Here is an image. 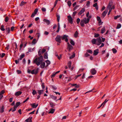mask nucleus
I'll return each mask as SVG.
<instances>
[{
  "label": "nucleus",
  "instance_id": "obj_1",
  "mask_svg": "<svg viewBox=\"0 0 122 122\" xmlns=\"http://www.w3.org/2000/svg\"><path fill=\"white\" fill-rule=\"evenodd\" d=\"M43 61L42 56H41L39 57L36 58L34 60L33 62L36 63L37 66H39L41 64Z\"/></svg>",
  "mask_w": 122,
  "mask_h": 122
},
{
  "label": "nucleus",
  "instance_id": "obj_2",
  "mask_svg": "<svg viewBox=\"0 0 122 122\" xmlns=\"http://www.w3.org/2000/svg\"><path fill=\"white\" fill-rule=\"evenodd\" d=\"M112 2L111 1L109 2L108 5L107 7V10H109V11L111 12L112 9H114V5H112Z\"/></svg>",
  "mask_w": 122,
  "mask_h": 122
},
{
  "label": "nucleus",
  "instance_id": "obj_3",
  "mask_svg": "<svg viewBox=\"0 0 122 122\" xmlns=\"http://www.w3.org/2000/svg\"><path fill=\"white\" fill-rule=\"evenodd\" d=\"M67 20L71 24H72L73 23V19L70 15H68L67 16Z\"/></svg>",
  "mask_w": 122,
  "mask_h": 122
},
{
  "label": "nucleus",
  "instance_id": "obj_4",
  "mask_svg": "<svg viewBox=\"0 0 122 122\" xmlns=\"http://www.w3.org/2000/svg\"><path fill=\"white\" fill-rule=\"evenodd\" d=\"M97 41L96 44L98 46L100 45L101 43V39L100 37L97 38L96 39Z\"/></svg>",
  "mask_w": 122,
  "mask_h": 122
},
{
  "label": "nucleus",
  "instance_id": "obj_5",
  "mask_svg": "<svg viewBox=\"0 0 122 122\" xmlns=\"http://www.w3.org/2000/svg\"><path fill=\"white\" fill-rule=\"evenodd\" d=\"M61 36L59 35L57 36L55 38V40L56 41L59 43L61 42Z\"/></svg>",
  "mask_w": 122,
  "mask_h": 122
},
{
  "label": "nucleus",
  "instance_id": "obj_6",
  "mask_svg": "<svg viewBox=\"0 0 122 122\" xmlns=\"http://www.w3.org/2000/svg\"><path fill=\"white\" fill-rule=\"evenodd\" d=\"M68 36L66 35H64L62 36H61V39L62 40H63L65 39V41L66 42H67L68 41V39L67 38Z\"/></svg>",
  "mask_w": 122,
  "mask_h": 122
},
{
  "label": "nucleus",
  "instance_id": "obj_7",
  "mask_svg": "<svg viewBox=\"0 0 122 122\" xmlns=\"http://www.w3.org/2000/svg\"><path fill=\"white\" fill-rule=\"evenodd\" d=\"M67 49L69 51H70V50L72 49L73 47L71 46L69 43H67Z\"/></svg>",
  "mask_w": 122,
  "mask_h": 122
},
{
  "label": "nucleus",
  "instance_id": "obj_8",
  "mask_svg": "<svg viewBox=\"0 0 122 122\" xmlns=\"http://www.w3.org/2000/svg\"><path fill=\"white\" fill-rule=\"evenodd\" d=\"M96 71L94 69H92L91 71V72L92 75H94L96 73Z\"/></svg>",
  "mask_w": 122,
  "mask_h": 122
},
{
  "label": "nucleus",
  "instance_id": "obj_9",
  "mask_svg": "<svg viewBox=\"0 0 122 122\" xmlns=\"http://www.w3.org/2000/svg\"><path fill=\"white\" fill-rule=\"evenodd\" d=\"M45 62L43 61L41 64V67L42 68H43L45 67H46V66L45 65Z\"/></svg>",
  "mask_w": 122,
  "mask_h": 122
},
{
  "label": "nucleus",
  "instance_id": "obj_10",
  "mask_svg": "<svg viewBox=\"0 0 122 122\" xmlns=\"http://www.w3.org/2000/svg\"><path fill=\"white\" fill-rule=\"evenodd\" d=\"M30 105L33 108H36L38 106V104L35 103L30 104Z\"/></svg>",
  "mask_w": 122,
  "mask_h": 122
},
{
  "label": "nucleus",
  "instance_id": "obj_11",
  "mask_svg": "<svg viewBox=\"0 0 122 122\" xmlns=\"http://www.w3.org/2000/svg\"><path fill=\"white\" fill-rule=\"evenodd\" d=\"M85 9L84 8H82L81 10L78 13V15H80L83 13L85 11Z\"/></svg>",
  "mask_w": 122,
  "mask_h": 122
},
{
  "label": "nucleus",
  "instance_id": "obj_12",
  "mask_svg": "<svg viewBox=\"0 0 122 122\" xmlns=\"http://www.w3.org/2000/svg\"><path fill=\"white\" fill-rule=\"evenodd\" d=\"M38 69H36L35 70H32L31 72V74H36L38 73Z\"/></svg>",
  "mask_w": 122,
  "mask_h": 122
},
{
  "label": "nucleus",
  "instance_id": "obj_13",
  "mask_svg": "<svg viewBox=\"0 0 122 122\" xmlns=\"http://www.w3.org/2000/svg\"><path fill=\"white\" fill-rule=\"evenodd\" d=\"M99 50L98 49H97L95 50L94 51L93 55L94 56L97 55L98 53Z\"/></svg>",
  "mask_w": 122,
  "mask_h": 122
},
{
  "label": "nucleus",
  "instance_id": "obj_14",
  "mask_svg": "<svg viewBox=\"0 0 122 122\" xmlns=\"http://www.w3.org/2000/svg\"><path fill=\"white\" fill-rule=\"evenodd\" d=\"M22 92L20 91H18L17 92L15 93V95L16 96H18L21 95L22 93Z\"/></svg>",
  "mask_w": 122,
  "mask_h": 122
},
{
  "label": "nucleus",
  "instance_id": "obj_15",
  "mask_svg": "<svg viewBox=\"0 0 122 122\" xmlns=\"http://www.w3.org/2000/svg\"><path fill=\"white\" fill-rule=\"evenodd\" d=\"M55 111L54 109H51L49 110V113L53 114Z\"/></svg>",
  "mask_w": 122,
  "mask_h": 122
},
{
  "label": "nucleus",
  "instance_id": "obj_16",
  "mask_svg": "<svg viewBox=\"0 0 122 122\" xmlns=\"http://www.w3.org/2000/svg\"><path fill=\"white\" fill-rule=\"evenodd\" d=\"M43 21L44 22H45L48 25H49L50 23V21L48 20L44 19L43 20Z\"/></svg>",
  "mask_w": 122,
  "mask_h": 122
},
{
  "label": "nucleus",
  "instance_id": "obj_17",
  "mask_svg": "<svg viewBox=\"0 0 122 122\" xmlns=\"http://www.w3.org/2000/svg\"><path fill=\"white\" fill-rule=\"evenodd\" d=\"M83 20H84V22L85 24L88 23L89 21V19H87L86 18H84Z\"/></svg>",
  "mask_w": 122,
  "mask_h": 122
},
{
  "label": "nucleus",
  "instance_id": "obj_18",
  "mask_svg": "<svg viewBox=\"0 0 122 122\" xmlns=\"http://www.w3.org/2000/svg\"><path fill=\"white\" fill-rule=\"evenodd\" d=\"M107 11L108 10H105L103 12L102 14V15L103 17H104L106 15Z\"/></svg>",
  "mask_w": 122,
  "mask_h": 122
},
{
  "label": "nucleus",
  "instance_id": "obj_19",
  "mask_svg": "<svg viewBox=\"0 0 122 122\" xmlns=\"http://www.w3.org/2000/svg\"><path fill=\"white\" fill-rule=\"evenodd\" d=\"M84 20H81L80 22V24L81 26L82 27H84Z\"/></svg>",
  "mask_w": 122,
  "mask_h": 122
},
{
  "label": "nucleus",
  "instance_id": "obj_20",
  "mask_svg": "<svg viewBox=\"0 0 122 122\" xmlns=\"http://www.w3.org/2000/svg\"><path fill=\"white\" fill-rule=\"evenodd\" d=\"M32 117H30L29 118L26 119L25 121L26 122H32Z\"/></svg>",
  "mask_w": 122,
  "mask_h": 122
},
{
  "label": "nucleus",
  "instance_id": "obj_21",
  "mask_svg": "<svg viewBox=\"0 0 122 122\" xmlns=\"http://www.w3.org/2000/svg\"><path fill=\"white\" fill-rule=\"evenodd\" d=\"M44 90H38V93L40 95L41 94H42Z\"/></svg>",
  "mask_w": 122,
  "mask_h": 122
},
{
  "label": "nucleus",
  "instance_id": "obj_22",
  "mask_svg": "<svg viewBox=\"0 0 122 122\" xmlns=\"http://www.w3.org/2000/svg\"><path fill=\"white\" fill-rule=\"evenodd\" d=\"M24 56L25 55L24 54L21 55L20 56V58L18 59V61H19L20 60H22V59L23 58Z\"/></svg>",
  "mask_w": 122,
  "mask_h": 122
},
{
  "label": "nucleus",
  "instance_id": "obj_23",
  "mask_svg": "<svg viewBox=\"0 0 122 122\" xmlns=\"http://www.w3.org/2000/svg\"><path fill=\"white\" fill-rule=\"evenodd\" d=\"M69 85H71V86H75V87H76V88H78L79 87V86H77V84H71V83H70V84H68Z\"/></svg>",
  "mask_w": 122,
  "mask_h": 122
},
{
  "label": "nucleus",
  "instance_id": "obj_24",
  "mask_svg": "<svg viewBox=\"0 0 122 122\" xmlns=\"http://www.w3.org/2000/svg\"><path fill=\"white\" fill-rule=\"evenodd\" d=\"M78 33L77 31H76L74 34V36L75 38H76L78 37Z\"/></svg>",
  "mask_w": 122,
  "mask_h": 122
},
{
  "label": "nucleus",
  "instance_id": "obj_25",
  "mask_svg": "<svg viewBox=\"0 0 122 122\" xmlns=\"http://www.w3.org/2000/svg\"><path fill=\"white\" fill-rule=\"evenodd\" d=\"M92 43L94 44H96L97 43V41L96 39H93L92 40Z\"/></svg>",
  "mask_w": 122,
  "mask_h": 122
},
{
  "label": "nucleus",
  "instance_id": "obj_26",
  "mask_svg": "<svg viewBox=\"0 0 122 122\" xmlns=\"http://www.w3.org/2000/svg\"><path fill=\"white\" fill-rule=\"evenodd\" d=\"M26 2H23L22 1L21 2L20 4V6H22L24 5L26 3Z\"/></svg>",
  "mask_w": 122,
  "mask_h": 122
},
{
  "label": "nucleus",
  "instance_id": "obj_27",
  "mask_svg": "<svg viewBox=\"0 0 122 122\" xmlns=\"http://www.w3.org/2000/svg\"><path fill=\"white\" fill-rule=\"evenodd\" d=\"M105 28L104 27L102 29H101V33L102 34H103L104 33L105 31Z\"/></svg>",
  "mask_w": 122,
  "mask_h": 122
},
{
  "label": "nucleus",
  "instance_id": "obj_28",
  "mask_svg": "<svg viewBox=\"0 0 122 122\" xmlns=\"http://www.w3.org/2000/svg\"><path fill=\"white\" fill-rule=\"evenodd\" d=\"M93 6L94 7H96V10H97L98 9V7L97 5V3H96L93 5Z\"/></svg>",
  "mask_w": 122,
  "mask_h": 122
},
{
  "label": "nucleus",
  "instance_id": "obj_29",
  "mask_svg": "<svg viewBox=\"0 0 122 122\" xmlns=\"http://www.w3.org/2000/svg\"><path fill=\"white\" fill-rule=\"evenodd\" d=\"M20 104V102H17L15 105V108H16Z\"/></svg>",
  "mask_w": 122,
  "mask_h": 122
},
{
  "label": "nucleus",
  "instance_id": "obj_30",
  "mask_svg": "<svg viewBox=\"0 0 122 122\" xmlns=\"http://www.w3.org/2000/svg\"><path fill=\"white\" fill-rule=\"evenodd\" d=\"M56 56L57 57V58L59 59H60L61 58V55H59V56L57 53H56L55 54Z\"/></svg>",
  "mask_w": 122,
  "mask_h": 122
},
{
  "label": "nucleus",
  "instance_id": "obj_31",
  "mask_svg": "<svg viewBox=\"0 0 122 122\" xmlns=\"http://www.w3.org/2000/svg\"><path fill=\"white\" fill-rule=\"evenodd\" d=\"M37 42L36 39H34L33 40L32 42V44H35Z\"/></svg>",
  "mask_w": 122,
  "mask_h": 122
},
{
  "label": "nucleus",
  "instance_id": "obj_32",
  "mask_svg": "<svg viewBox=\"0 0 122 122\" xmlns=\"http://www.w3.org/2000/svg\"><path fill=\"white\" fill-rule=\"evenodd\" d=\"M75 56V54L74 53H73V54L70 57V59H72L74 58Z\"/></svg>",
  "mask_w": 122,
  "mask_h": 122
},
{
  "label": "nucleus",
  "instance_id": "obj_33",
  "mask_svg": "<svg viewBox=\"0 0 122 122\" xmlns=\"http://www.w3.org/2000/svg\"><path fill=\"white\" fill-rule=\"evenodd\" d=\"M46 66L47 67L50 63V61L49 60H47L46 61Z\"/></svg>",
  "mask_w": 122,
  "mask_h": 122
},
{
  "label": "nucleus",
  "instance_id": "obj_34",
  "mask_svg": "<svg viewBox=\"0 0 122 122\" xmlns=\"http://www.w3.org/2000/svg\"><path fill=\"white\" fill-rule=\"evenodd\" d=\"M4 112V107L2 106L0 109V112Z\"/></svg>",
  "mask_w": 122,
  "mask_h": 122
},
{
  "label": "nucleus",
  "instance_id": "obj_35",
  "mask_svg": "<svg viewBox=\"0 0 122 122\" xmlns=\"http://www.w3.org/2000/svg\"><path fill=\"white\" fill-rule=\"evenodd\" d=\"M6 30L8 32V33H10V29L9 27H8L6 28Z\"/></svg>",
  "mask_w": 122,
  "mask_h": 122
},
{
  "label": "nucleus",
  "instance_id": "obj_36",
  "mask_svg": "<svg viewBox=\"0 0 122 122\" xmlns=\"http://www.w3.org/2000/svg\"><path fill=\"white\" fill-rule=\"evenodd\" d=\"M71 62L70 61H69L68 64V67L69 68H70L71 66Z\"/></svg>",
  "mask_w": 122,
  "mask_h": 122
},
{
  "label": "nucleus",
  "instance_id": "obj_37",
  "mask_svg": "<svg viewBox=\"0 0 122 122\" xmlns=\"http://www.w3.org/2000/svg\"><path fill=\"white\" fill-rule=\"evenodd\" d=\"M84 70V69H80L79 70V71L78 72H77V74H78L79 73H81L82 72L83 70Z\"/></svg>",
  "mask_w": 122,
  "mask_h": 122
},
{
  "label": "nucleus",
  "instance_id": "obj_38",
  "mask_svg": "<svg viewBox=\"0 0 122 122\" xmlns=\"http://www.w3.org/2000/svg\"><path fill=\"white\" fill-rule=\"evenodd\" d=\"M44 57L45 59H47L48 58L47 55L46 53H45L44 55Z\"/></svg>",
  "mask_w": 122,
  "mask_h": 122
},
{
  "label": "nucleus",
  "instance_id": "obj_39",
  "mask_svg": "<svg viewBox=\"0 0 122 122\" xmlns=\"http://www.w3.org/2000/svg\"><path fill=\"white\" fill-rule=\"evenodd\" d=\"M121 16V15H117V16L114 17V19L115 20L117 19V18H119Z\"/></svg>",
  "mask_w": 122,
  "mask_h": 122
},
{
  "label": "nucleus",
  "instance_id": "obj_40",
  "mask_svg": "<svg viewBox=\"0 0 122 122\" xmlns=\"http://www.w3.org/2000/svg\"><path fill=\"white\" fill-rule=\"evenodd\" d=\"M112 50L113 51V53H116L117 52L115 48H113Z\"/></svg>",
  "mask_w": 122,
  "mask_h": 122
},
{
  "label": "nucleus",
  "instance_id": "obj_41",
  "mask_svg": "<svg viewBox=\"0 0 122 122\" xmlns=\"http://www.w3.org/2000/svg\"><path fill=\"white\" fill-rule=\"evenodd\" d=\"M67 4L69 6H70L71 5V1H68L67 2Z\"/></svg>",
  "mask_w": 122,
  "mask_h": 122
},
{
  "label": "nucleus",
  "instance_id": "obj_42",
  "mask_svg": "<svg viewBox=\"0 0 122 122\" xmlns=\"http://www.w3.org/2000/svg\"><path fill=\"white\" fill-rule=\"evenodd\" d=\"M5 93V91L3 90H2L0 92V96H2V95L3 94H4Z\"/></svg>",
  "mask_w": 122,
  "mask_h": 122
},
{
  "label": "nucleus",
  "instance_id": "obj_43",
  "mask_svg": "<svg viewBox=\"0 0 122 122\" xmlns=\"http://www.w3.org/2000/svg\"><path fill=\"white\" fill-rule=\"evenodd\" d=\"M0 29L2 31H4L5 30V29L4 28V26L3 25H1L0 28Z\"/></svg>",
  "mask_w": 122,
  "mask_h": 122
},
{
  "label": "nucleus",
  "instance_id": "obj_44",
  "mask_svg": "<svg viewBox=\"0 0 122 122\" xmlns=\"http://www.w3.org/2000/svg\"><path fill=\"white\" fill-rule=\"evenodd\" d=\"M121 27V25L120 24H118L116 28L118 29L120 28Z\"/></svg>",
  "mask_w": 122,
  "mask_h": 122
},
{
  "label": "nucleus",
  "instance_id": "obj_45",
  "mask_svg": "<svg viewBox=\"0 0 122 122\" xmlns=\"http://www.w3.org/2000/svg\"><path fill=\"white\" fill-rule=\"evenodd\" d=\"M36 93L37 92L35 90H34L33 91V92H32V94H33V95H34L35 94H36Z\"/></svg>",
  "mask_w": 122,
  "mask_h": 122
},
{
  "label": "nucleus",
  "instance_id": "obj_46",
  "mask_svg": "<svg viewBox=\"0 0 122 122\" xmlns=\"http://www.w3.org/2000/svg\"><path fill=\"white\" fill-rule=\"evenodd\" d=\"M56 17L57 18V20L58 22H59V20L60 19V16L59 15H57Z\"/></svg>",
  "mask_w": 122,
  "mask_h": 122
},
{
  "label": "nucleus",
  "instance_id": "obj_47",
  "mask_svg": "<svg viewBox=\"0 0 122 122\" xmlns=\"http://www.w3.org/2000/svg\"><path fill=\"white\" fill-rule=\"evenodd\" d=\"M50 105L52 107H53L55 106L54 104L52 102H50Z\"/></svg>",
  "mask_w": 122,
  "mask_h": 122
},
{
  "label": "nucleus",
  "instance_id": "obj_48",
  "mask_svg": "<svg viewBox=\"0 0 122 122\" xmlns=\"http://www.w3.org/2000/svg\"><path fill=\"white\" fill-rule=\"evenodd\" d=\"M90 56V55L87 53H86L84 55V57H87Z\"/></svg>",
  "mask_w": 122,
  "mask_h": 122
},
{
  "label": "nucleus",
  "instance_id": "obj_49",
  "mask_svg": "<svg viewBox=\"0 0 122 122\" xmlns=\"http://www.w3.org/2000/svg\"><path fill=\"white\" fill-rule=\"evenodd\" d=\"M38 10L37 9H36L34 11V12H33L35 14H37Z\"/></svg>",
  "mask_w": 122,
  "mask_h": 122
},
{
  "label": "nucleus",
  "instance_id": "obj_50",
  "mask_svg": "<svg viewBox=\"0 0 122 122\" xmlns=\"http://www.w3.org/2000/svg\"><path fill=\"white\" fill-rule=\"evenodd\" d=\"M87 52L91 54H92V51L91 50H87Z\"/></svg>",
  "mask_w": 122,
  "mask_h": 122
},
{
  "label": "nucleus",
  "instance_id": "obj_51",
  "mask_svg": "<svg viewBox=\"0 0 122 122\" xmlns=\"http://www.w3.org/2000/svg\"><path fill=\"white\" fill-rule=\"evenodd\" d=\"M70 43L73 45H75V43L74 41L72 40H71L70 41Z\"/></svg>",
  "mask_w": 122,
  "mask_h": 122
},
{
  "label": "nucleus",
  "instance_id": "obj_52",
  "mask_svg": "<svg viewBox=\"0 0 122 122\" xmlns=\"http://www.w3.org/2000/svg\"><path fill=\"white\" fill-rule=\"evenodd\" d=\"M77 13V12L76 11H75L73 13V14L72 15V16L73 18L75 16V15Z\"/></svg>",
  "mask_w": 122,
  "mask_h": 122
},
{
  "label": "nucleus",
  "instance_id": "obj_53",
  "mask_svg": "<svg viewBox=\"0 0 122 122\" xmlns=\"http://www.w3.org/2000/svg\"><path fill=\"white\" fill-rule=\"evenodd\" d=\"M80 20L79 18H77L76 20V22L77 24H78L80 22Z\"/></svg>",
  "mask_w": 122,
  "mask_h": 122
},
{
  "label": "nucleus",
  "instance_id": "obj_54",
  "mask_svg": "<svg viewBox=\"0 0 122 122\" xmlns=\"http://www.w3.org/2000/svg\"><path fill=\"white\" fill-rule=\"evenodd\" d=\"M9 19V18L7 17H6L5 19V21L6 22H7L8 21Z\"/></svg>",
  "mask_w": 122,
  "mask_h": 122
},
{
  "label": "nucleus",
  "instance_id": "obj_55",
  "mask_svg": "<svg viewBox=\"0 0 122 122\" xmlns=\"http://www.w3.org/2000/svg\"><path fill=\"white\" fill-rule=\"evenodd\" d=\"M90 3V2L89 1H87L86 3V5L87 6H89Z\"/></svg>",
  "mask_w": 122,
  "mask_h": 122
},
{
  "label": "nucleus",
  "instance_id": "obj_56",
  "mask_svg": "<svg viewBox=\"0 0 122 122\" xmlns=\"http://www.w3.org/2000/svg\"><path fill=\"white\" fill-rule=\"evenodd\" d=\"M98 21L99 24V25H100L102 24V22L101 21V20Z\"/></svg>",
  "mask_w": 122,
  "mask_h": 122
},
{
  "label": "nucleus",
  "instance_id": "obj_57",
  "mask_svg": "<svg viewBox=\"0 0 122 122\" xmlns=\"http://www.w3.org/2000/svg\"><path fill=\"white\" fill-rule=\"evenodd\" d=\"M81 75V74H80L79 75H78L76 76L75 77V79H77V78L78 77L80 76Z\"/></svg>",
  "mask_w": 122,
  "mask_h": 122
},
{
  "label": "nucleus",
  "instance_id": "obj_58",
  "mask_svg": "<svg viewBox=\"0 0 122 122\" xmlns=\"http://www.w3.org/2000/svg\"><path fill=\"white\" fill-rule=\"evenodd\" d=\"M58 1V0H56L55 1V3H54V7H55L56 5V4L57 3V1Z\"/></svg>",
  "mask_w": 122,
  "mask_h": 122
},
{
  "label": "nucleus",
  "instance_id": "obj_59",
  "mask_svg": "<svg viewBox=\"0 0 122 122\" xmlns=\"http://www.w3.org/2000/svg\"><path fill=\"white\" fill-rule=\"evenodd\" d=\"M108 101V100H107V99H106L105 101L103 103V104H104V105H103V107L104 105L105 104V103H106Z\"/></svg>",
  "mask_w": 122,
  "mask_h": 122
},
{
  "label": "nucleus",
  "instance_id": "obj_60",
  "mask_svg": "<svg viewBox=\"0 0 122 122\" xmlns=\"http://www.w3.org/2000/svg\"><path fill=\"white\" fill-rule=\"evenodd\" d=\"M99 34H95L94 36V37H98L99 36Z\"/></svg>",
  "mask_w": 122,
  "mask_h": 122
},
{
  "label": "nucleus",
  "instance_id": "obj_61",
  "mask_svg": "<svg viewBox=\"0 0 122 122\" xmlns=\"http://www.w3.org/2000/svg\"><path fill=\"white\" fill-rule=\"evenodd\" d=\"M79 6V5H76L75 7L73 9V10H76L77 8Z\"/></svg>",
  "mask_w": 122,
  "mask_h": 122
},
{
  "label": "nucleus",
  "instance_id": "obj_62",
  "mask_svg": "<svg viewBox=\"0 0 122 122\" xmlns=\"http://www.w3.org/2000/svg\"><path fill=\"white\" fill-rule=\"evenodd\" d=\"M41 86L42 87V89H43L44 88H45V86L44 85V83H42L41 85Z\"/></svg>",
  "mask_w": 122,
  "mask_h": 122
},
{
  "label": "nucleus",
  "instance_id": "obj_63",
  "mask_svg": "<svg viewBox=\"0 0 122 122\" xmlns=\"http://www.w3.org/2000/svg\"><path fill=\"white\" fill-rule=\"evenodd\" d=\"M16 108H15V107H14L13 108V109L12 108V109L11 110L12 111V112L15 111L16 110Z\"/></svg>",
  "mask_w": 122,
  "mask_h": 122
},
{
  "label": "nucleus",
  "instance_id": "obj_64",
  "mask_svg": "<svg viewBox=\"0 0 122 122\" xmlns=\"http://www.w3.org/2000/svg\"><path fill=\"white\" fill-rule=\"evenodd\" d=\"M97 19L98 21L101 20L100 17L98 16L97 17Z\"/></svg>",
  "mask_w": 122,
  "mask_h": 122
}]
</instances>
